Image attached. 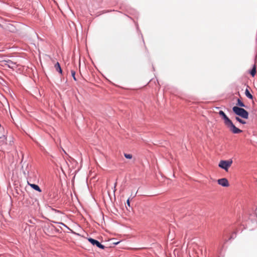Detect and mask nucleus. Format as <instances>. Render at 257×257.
<instances>
[{
    "label": "nucleus",
    "mask_w": 257,
    "mask_h": 257,
    "mask_svg": "<svg viewBox=\"0 0 257 257\" xmlns=\"http://www.w3.org/2000/svg\"><path fill=\"white\" fill-rule=\"evenodd\" d=\"M220 116L222 117L224 121V125L233 134H239L242 131L239 128L236 127L232 122V120L225 114L222 111L220 110L218 112Z\"/></svg>",
    "instance_id": "obj_1"
},
{
    "label": "nucleus",
    "mask_w": 257,
    "mask_h": 257,
    "mask_svg": "<svg viewBox=\"0 0 257 257\" xmlns=\"http://www.w3.org/2000/svg\"><path fill=\"white\" fill-rule=\"evenodd\" d=\"M232 111L236 115L242 118L247 119L248 118V112L243 108L237 106H233Z\"/></svg>",
    "instance_id": "obj_2"
},
{
    "label": "nucleus",
    "mask_w": 257,
    "mask_h": 257,
    "mask_svg": "<svg viewBox=\"0 0 257 257\" xmlns=\"http://www.w3.org/2000/svg\"><path fill=\"white\" fill-rule=\"evenodd\" d=\"M232 164V161L231 160L226 161L221 160L220 161L218 166L220 168L224 169L226 171H227L228 168L231 166Z\"/></svg>",
    "instance_id": "obj_3"
},
{
    "label": "nucleus",
    "mask_w": 257,
    "mask_h": 257,
    "mask_svg": "<svg viewBox=\"0 0 257 257\" xmlns=\"http://www.w3.org/2000/svg\"><path fill=\"white\" fill-rule=\"evenodd\" d=\"M88 240L92 244H93V245H96L100 248L104 249L105 247V246L101 244L98 241H97L94 239H93L92 238H88Z\"/></svg>",
    "instance_id": "obj_4"
},
{
    "label": "nucleus",
    "mask_w": 257,
    "mask_h": 257,
    "mask_svg": "<svg viewBox=\"0 0 257 257\" xmlns=\"http://www.w3.org/2000/svg\"><path fill=\"white\" fill-rule=\"evenodd\" d=\"M217 182L223 187H228L229 186V182L226 178L219 179L217 180Z\"/></svg>",
    "instance_id": "obj_5"
},
{
    "label": "nucleus",
    "mask_w": 257,
    "mask_h": 257,
    "mask_svg": "<svg viewBox=\"0 0 257 257\" xmlns=\"http://www.w3.org/2000/svg\"><path fill=\"white\" fill-rule=\"evenodd\" d=\"M6 62H7L6 65H7L9 68H11L12 69H15L18 65H19V64H17V62H13L11 60L7 61Z\"/></svg>",
    "instance_id": "obj_6"
},
{
    "label": "nucleus",
    "mask_w": 257,
    "mask_h": 257,
    "mask_svg": "<svg viewBox=\"0 0 257 257\" xmlns=\"http://www.w3.org/2000/svg\"><path fill=\"white\" fill-rule=\"evenodd\" d=\"M54 67L57 72L61 74H62V70L59 62H57L55 64Z\"/></svg>",
    "instance_id": "obj_7"
},
{
    "label": "nucleus",
    "mask_w": 257,
    "mask_h": 257,
    "mask_svg": "<svg viewBox=\"0 0 257 257\" xmlns=\"http://www.w3.org/2000/svg\"><path fill=\"white\" fill-rule=\"evenodd\" d=\"M29 185L34 189L35 190H37L39 191V192H41V189L37 185L34 184H30L29 183Z\"/></svg>",
    "instance_id": "obj_8"
},
{
    "label": "nucleus",
    "mask_w": 257,
    "mask_h": 257,
    "mask_svg": "<svg viewBox=\"0 0 257 257\" xmlns=\"http://www.w3.org/2000/svg\"><path fill=\"white\" fill-rule=\"evenodd\" d=\"M245 94L248 98L252 99L253 98L252 95L250 93L249 90L247 89H246L245 91Z\"/></svg>",
    "instance_id": "obj_9"
},
{
    "label": "nucleus",
    "mask_w": 257,
    "mask_h": 257,
    "mask_svg": "<svg viewBox=\"0 0 257 257\" xmlns=\"http://www.w3.org/2000/svg\"><path fill=\"white\" fill-rule=\"evenodd\" d=\"M235 119L241 124H245L246 123L245 121H244V120L240 118L239 116H235Z\"/></svg>",
    "instance_id": "obj_10"
},
{
    "label": "nucleus",
    "mask_w": 257,
    "mask_h": 257,
    "mask_svg": "<svg viewBox=\"0 0 257 257\" xmlns=\"http://www.w3.org/2000/svg\"><path fill=\"white\" fill-rule=\"evenodd\" d=\"M256 73V66L255 65H253L252 70L250 72V74L252 76H254Z\"/></svg>",
    "instance_id": "obj_11"
},
{
    "label": "nucleus",
    "mask_w": 257,
    "mask_h": 257,
    "mask_svg": "<svg viewBox=\"0 0 257 257\" xmlns=\"http://www.w3.org/2000/svg\"><path fill=\"white\" fill-rule=\"evenodd\" d=\"M237 105L240 107H244L245 106L244 104L239 99H237Z\"/></svg>",
    "instance_id": "obj_12"
},
{
    "label": "nucleus",
    "mask_w": 257,
    "mask_h": 257,
    "mask_svg": "<svg viewBox=\"0 0 257 257\" xmlns=\"http://www.w3.org/2000/svg\"><path fill=\"white\" fill-rule=\"evenodd\" d=\"M124 156L125 158H126V159H131L133 158L132 155L130 154L125 153L124 154Z\"/></svg>",
    "instance_id": "obj_13"
},
{
    "label": "nucleus",
    "mask_w": 257,
    "mask_h": 257,
    "mask_svg": "<svg viewBox=\"0 0 257 257\" xmlns=\"http://www.w3.org/2000/svg\"><path fill=\"white\" fill-rule=\"evenodd\" d=\"M71 75H72V76L73 77V79L75 80V81H76L77 79L75 77V71L74 70H71Z\"/></svg>",
    "instance_id": "obj_14"
},
{
    "label": "nucleus",
    "mask_w": 257,
    "mask_h": 257,
    "mask_svg": "<svg viewBox=\"0 0 257 257\" xmlns=\"http://www.w3.org/2000/svg\"><path fill=\"white\" fill-rule=\"evenodd\" d=\"M127 204L128 206H130V199H128L127 200Z\"/></svg>",
    "instance_id": "obj_15"
},
{
    "label": "nucleus",
    "mask_w": 257,
    "mask_h": 257,
    "mask_svg": "<svg viewBox=\"0 0 257 257\" xmlns=\"http://www.w3.org/2000/svg\"><path fill=\"white\" fill-rule=\"evenodd\" d=\"M116 186V183H115L114 184V188H115Z\"/></svg>",
    "instance_id": "obj_16"
},
{
    "label": "nucleus",
    "mask_w": 257,
    "mask_h": 257,
    "mask_svg": "<svg viewBox=\"0 0 257 257\" xmlns=\"http://www.w3.org/2000/svg\"><path fill=\"white\" fill-rule=\"evenodd\" d=\"M63 151L65 153H66V152H65V150H63Z\"/></svg>",
    "instance_id": "obj_17"
}]
</instances>
